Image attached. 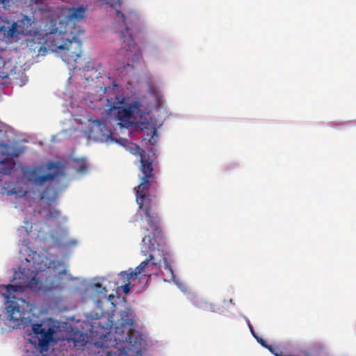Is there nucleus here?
Listing matches in <instances>:
<instances>
[{"mask_svg": "<svg viewBox=\"0 0 356 356\" xmlns=\"http://www.w3.org/2000/svg\"><path fill=\"white\" fill-rule=\"evenodd\" d=\"M248 326H249V328H250V331H251V332H252V335H253L254 337V336H256V334H255V333H254V330H253V327H252V325L250 324V322H248Z\"/></svg>", "mask_w": 356, "mask_h": 356, "instance_id": "obj_22", "label": "nucleus"}, {"mask_svg": "<svg viewBox=\"0 0 356 356\" xmlns=\"http://www.w3.org/2000/svg\"><path fill=\"white\" fill-rule=\"evenodd\" d=\"M131 272L122 271L118 275V280L115 282V286H120V284H126L131 282V280L136 277L134 275H130Z\"/></svg>", "mask_w": 356, "mask_h": 356, "instance_id": "obj_15", "label": "nucleus"}, {"mask_svg": "<svg viewBox=\"0 0 356 356\" xmlns=\"http://www.w3.org/2000/svg\"><path fill=\"white\" fill-rule=\"evenodd\" d=\"M33 332L37 334L38 336L41 334L42 332L45 331L46 330L44 328H42V324H33L32 327Z\"/></svg>", "mask_w": 356, "mask_h": 356, "instance_id": "obj_20", "label": "nucleus"}, {"mask_svg": "<svg viewBox=\"0 0 356 356\" xmlns=\"http://www.w3.org/2000/svg\"><path fill=\"white\" fill-rule=\"evenodd\" d=\"M48 170H53L52 173L42 174V169L40 167L29 168L24 170V175L35 186H43L47 181H54L65 173L61 169L59 163L48 162L46 165Z\"/></svg>", "mask_w": 356, "mask_h": 356, "instance_id": "obj_5", "label": "nucleus"}, {"mask_svg": "<svg viewBox=\"0 0 356 356\" xmlns=\"http://www.w3.org/2000/svg\"><path fill=\"white\" fill-rule=\"evenodd\" d=\"M6 310L8 330L25 327L28 325L29 321L24 316V312L20 309L19 306L15 302H9Z\"/></svg>", "mask_w": 356, "mask_h": 356, "instance_id": "obj_8", "label": "nucleus"}, {"mask_svg": "<svg viewBox=\"0 0 356 356\" xmlns=\"http://www.w3.org/2000/svg\"><path fill=\"white\" fill-rule=\"evenodd\" d=\"M60 214V212L58 209H54V208H50L48 211V213L46 215V218L47 219L57 218L59 217Z\"/></svg>", "mask_w": 356, "mask_h": 356, "instance_id": "obj_18", "label": "nucleus"}, {"mask_svg": "<svg viewBox=\"0 0 356 356\" xmlns=\"http://www.w3.org/2000/svg\"><path fill=\"white\" fill-rule=\"evenodd\" d=\"M37 282H38V280L35 278V277H34L32 278L31 281L30 282V284H31L32 282L37 283Z\"/></svg>", "mask_w": 356, "mask_h": 356, "instance_id": "obj_24", "label": "nucleus"}, {"mask_svg": "<svg viewBox=\"0 0 356 356\" xmlns=\"http://www.w3.org/2000/svg\"><path fill=\"white\" fill-rule=\"evenodd\" d=\"M85 13L86 8L83 6L69 9L67 15V25L70 22H74L82 19L84 17Z\"/></svg>", "mask_w": 356, "mask_h": 356, "instance_id": "obj_13", "label": "nucleus"}, {"mask_svg": "<svg viewBox=\"0 0 356 356\" xmlns=\"http://www.w3.org/2000/svg\"><path fill=\"white\" fill-rule=\"evenodd\" d=\"M90 122H92V126L90 127V138L97 140L99 136L95 134V133L98 131H101V136L102 137L101 139L111 138L113 133L111 129L106 127L104 123L98 120H93L92 118H90Z\"/></svg>", "mask_w": 356, "mask_h": 356, "instance_id": "obj_11", "label": "nucleus"}, {"mask_svg": "<svg viewBox=\"0 0 356 356\" xmlns=\"http://www.w3.org/2000/svg\"><path fill=\"white\" fill-rule=\"evenodd\" d=\"M255 339H257V342L260 343L263 347L267 348L269 344L267 343V342L263 339L261 337H259L257 336H254Z\"/></svg>", "mask_w": 356, "mask_h": 356, "instance_id": "obj_21", "label": "nucleus"}, {"mask_svg": "<svg viewBox=\"0 0 356 356\" xmlns=\"http://www.w3.org/2000/svg\"><path fill=\"white\" fill-rule=\"evenodd\" d=\"M27 45L34 51H37L39 54L44 53L47 49V33L35 32L31 38L28 40Z\"/></svg>", "mask_w": 356, "mask_h": 356, "instance_id": "obj_10", "label": "nucleus"}, {"mask_svg": "<svg viewBox=\"0 0 356 356\" xmlns=\"http://www.w3.org/2000/svg\"><path fill=\"white\" fill-rule=\"evenodd\" d=\"M1 3H4L5 2H8V0H1Z\"/></svg>", "mask_w": 356, "mask_h": 356, "instance_id": "obj_25", "label": "nucleus"}, {"mask_svg": "<svg viewBox=\"0 0 356 356\" xmlns=\"http://www.w3.org/2000/svg\"><path fill=\"white\" fill-rule=\"evenodd\" d=\"M68 31L64 32L54 31L47 33V49L56 51L63 50L61 57L67 64L72 62L76 63V60L81 56L79 53L72 51L73 42L72 40L65 38Z\"/></svg>", "mask_w": 356, "mask_h": 356, "instance_id": "obj_4", "label": "nucleus"}, {"mask_svg": "<svg viewBox=\"0 0 356 356\" xmlns=\"http://www.w3.org/2000/svg\"><path fill=\"white\" fill-rule=\"evenodd\" d=\"M193 305L205 312H216V308L215 305L211 302H207L202 298H195L192 300Z\"/></svg>", "mask_w": 356, "mask_h": 356, "instance_id": "obj_14", "label": "nucleus"}, {"mask_svg": "<svg viewBox=\"0 0 356 356\" xmlns=\"http://www.w3.org/2000/svg\"><path fill=\"white\" fill-rule=\"evenodd\" d=\"M72 22H70L68 25L67 24V26H72V24H70Z\"/></svg>", "mask_w": 356, "mask_h": 356, "instance_id": "obj_26", "label": "nucleus"}, {"mask_svg": "<svg viewBox=\"0 0 356 356\" xmlns=\"http://www.w3.org/2000/svg\"><path fill=\"white\" fill-rule=\"evenodd\" d=\"M116 289H121L124 294L129 293L131 289V282H126V284H120V286H116Z\"/></svg>", "mask_w": 356, "mask_h": 356, "instance_id": "obj_19", "label": "nucleus"}, {"mask_svg": "<svg viewBox=\"0 0 356 356\" xmlns=\"http://www.w3.org/2000/svg\"><path fill=\"white\" fill-rule=\"evenodd\" d=\"M107 102L110 111H117L115 113L116 119L119 121L120 127H128L134 124V118L131 108H124L120 106L124 103L123 98L115 95V100H113V98L111 97L107 99Z\"/></svg>", "mask_w": 356, "mask_h": 356, "instance_id": "obj_7", "label": "nucleus"}, {"mask_svg": "<svg viewBox=\"0 0 356 356\" xmlns=\"http://www.w3.org/2000/svg\"><path fill=\"white\" fill-rule=\"evenodd\" d=\"M22 32H23V31L18 30V26L17 25V24L14 23L12 25V26L9 29V30L8 31V35L10 38H14V37H17V35Z\"/></svg>", "mask_w": 356, "mask_h": 356, "instance_id": "obj_17", "label": "nucleus"}, {"mask_svg": "<svg viewBox=\"0 0 356 356\" xmlns=\"http://www.w3.org/2000/svg\"><path fill=\"white\" fill-rule=\"evenodd\" d=\"M115 19L121 21L124 26V29L120 32V38L125 44L123 48L126 51H130L135 44V35L142 31L140 17L135 10H129L124 13L116 10Z\"/></svg>", "mask_w": 356, "mask_h": 356, "instance_id": "obj_3", "label": "nucleus"}, {"mask_svg": "<svg viewBox=\"0 0 356 356\" xmlns=\"http://www.w3.org/2000/svg\"><path fill=\"white\" fill-rule=\"evenodd\" d=\"M2 288L6 290L7 293L3 294V296L8 301L11 298L10 294L12 293L20 291L22 289L21 286L13 284L3 285Z\"/></svg>", "mask_w": 356, "mask_h": 356, "instance_id": "obj_16", "label": "nucleus"}, {"mask_svg": "<svg viewBox=\"0 0 356 356\" xmlns=\"http://www.w3.org/2000/svg\"><path fill=\"white\" fill-rule=\"evenodd\" d=\"M142 243L141 252L145 256L148 254H154L156 257L157 256L163 257L162 260L165 265L164 268L168 272L169 275L172 277L174 274L172 266L168 261V257L165 256L166 254H165L163 250H159L160 244L157 238L154 236H151L150 235L145 236L143 238Z\"/></svg>", "mask_w": 356, "mask_h": 356, "instance_id": "obj_6", "label": "nucleus"}, {"mask_svg": "<svg viewBox=\"0 0 356 356\" xmlns=\"http://www.w3.org/2000/svg\"><path fill=\"white\" fill-rule=\"evenodd\" d=\"M104 277L93 278L90 289L98 296L96 301L97 312L90 313V355L94 356H134L140 351L143 338L134 329V312L129 307L120 311L113 339L111 337L112 317L102 307L99 298L107 299L113 305V295L107 298V289L102 286Z\"/></svg>", "mask_w": 356, "mask_h": 356, "instance_id": "obj_1", "label": "nucleus"}, {"mask_svg": "<svg viewBox=\"0 0 356 356\" xmlns=\"http://www.w3.org/2000/svg\"><path fill=\"white\" fill-rule=\"evenodd\" d=\"M106 90H107V88L106 87H100V90L103 92V93H105L106 92Z\"/></svg>", "mask_w": 356, "mask_h": 356, "instance_id": "obj_23", "label": "nucleus"}, {"mask_svg": "<svg viewBox=\"0 0 356 356\" xmlns=\"http://www.w3.org/2000/svg\"><path fill=\"white\" fill-rule=\"evenodd\" d=\"M140 154V165L138 175L140 183L137 187L134 188L136 200L139 209L143 211L148 225L154 228L155 231H158L159 216L156 209L158 201L155 195L152 196L149 194V188H156L157 177L154 172L152 161L150 160L149 156L146 154L143 149H141Z\"/></svg>", "mask_w": 356, "mask_h": 356, "instance_id": "obj_2", "label": "nucleus"}, {"mask_svg": "<svg viewBox=\"0 0 356 356\" xmlns=\"http://www.w3.org/2000/svg\"><path fill=\"white\" fill-rule=\"evenodd\" d=\"M54 331L51 328L43 331L38 336V346L41 353L47 352L49 350L50 342L53 339Z\"/></svg>", "mask_w": 356, "mask_h": 356, "instance_id": "obj_12", "label": "nucleus"}, {"mask_svg": "<svg viewBox=\"0 0 356 356\" xmlns=\"http://www.w3.org/2000/svg\"><path fill=\"white\" fill-rule=\"evenodd\" d=\"M161 263V259H156L154 254H149L147 259L142 261L134 270H131L130 275H134L135 277L138 275L150 277L154 270H157L160 268Z\"/></svg>", "mask_w": 356, "mask_h": 356, "instance_id": "obj_9", "label": "nucleus"}, {"mask_svg": "<svg viewBox=\"0 0 356 356\" xmlns=\"http://www.w3.org/2000/svg\"><path fill=\"white\" fill-rule=\"evenodd\" d=\"M92 69H90V76L92 75Z\"/></svg>", "mask_w": 356, "mask_h": 356, "instance_id": "obj_27", "label": "nucleus"}]
</instances>
